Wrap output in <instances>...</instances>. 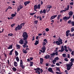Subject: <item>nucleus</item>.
Masks as SVG:
<instances>
[{
	"instance_id": "nucleus-1",
	"label": "nucleus",
	"mask_w": 74,
	"mask_h": 74,
	"mask_svg": "<svg viewBox=\"0 0 74 74\" xmlns=\"http://www.w3.org/2000/svg\"><path fill=\"white\" fill-rule=\"evenodd\" d=\"M22 36L23 37V40L25 42L24 43V45H23V48H25L26 47V46L28 42H27V39L29 37V36L27 34V33L26 32H24L23 33L22 35Z\"/></svg>"
},
{
	"instance_id": "nucleus-2",
	"label": "nucleus",
	"mask_w": 74,
	"mask_h": 74,
	"mask_svg": "<svg viewBox=\"0 0 74 74\" xmlns=\"http://www.w3.org/2000/svg\"><path fill=\"white\" fill-rule=\"evenodd\" d=\"M34 71H36V73H37L38 74H40V73H42V71H43V70L42 69L39 67L37 68L36 69L34 68Z\"/></svg>"
},
{
	"instance_id": "nucleus-3",
	"label": "nucleus",
	"mask_w": 74,
	"mask_h": 74,
	"mask_svg": "<svg viewBox=\"0 0 74 74\" xmlns=\"http://www.w3.org/2000/svg\"><path fill=\"white\" fill-rule=\"evenodd\" d=\"M59 48L58 47H56V48L54 50V52H53L52 54H50V55L51 56V57H50V58H52L53 57V56H55V55H56V56H58V52L57 51H58V49Z\"/></svg>"
},
{
	"instance_id": "nucleus-4",
	"label": "nucleus",
	"mask_w": 74,
	"mask_h": 74,
	"mask_svg": "<svg viewBox=\"0 0 74 74\" xmlns=\"http://www.w3.org/2000/svg\"><path fill=\"white\" fill-rule=\"evenodd\" d=\"M58 41H56V44L57 45H60V44H63V42H62V39L60 38V37H59L58 39Z\"/></svg>"
},
{
	"instance_id": "nucleus-5",
	"label": "nucleus",
	"mask_w": 74,
	"mask_h": 74,
	"mask_svg": "<svg viewBox=\"0 0 74 74\" xmlns=\"http://www.w3.org/2000/svg\"><path fill=\"white\" fill-rule=\"evenodd\" d=\"M20 61V66L21 67L22 69H24L25 67V66L23 64V61H22V60H21Z\"/></svg>"
},
{
	"instance_id": "nucleus-6",
	"label": "nucleus",
	"mask_w": 74,
	"mask_h": 74,
	"mask_svg": "<svg viewBox=\"0 0 74 74\" xmlns=\"http://www.w3.org/2000/svg\"><path fill=\"white\" fill-rule=\"evenodd\" d=\"M22 29V27L21 26V25H18L17 27H16L15 28V30H16V31L20 30Z\"/></svg>"
},
{
	"instance_id": "nucleus-7",
	"label": "nucleus",
	"mask_w": 74,
	"mask_h": 74,
	"mask_svg": "<svg viewBox=\"0 0 74 74\" xmlns=\"http://www.w3.org/2000/svg\"><path fill=\"white\" fill-rule=\"evenodd\" d=\"M45 46H44L43 47H42V49L41 50H40L39 51H40L42 52V53H45Z\"/></svg>"
},
{
	"instance_id": "nucleus-8",
	"label": "nucleus",
	"mask_w": 74,
	"mask_h": 74,
	"mask_svg": "<svg viewBox=\"0 0 74 74\" xmlns=\"http://www.w3.org/2000/svg\"><path fill=\"white\" fill-rule=\"evenodd\" d=\"M71 17L70 16H69V17H67V16H65L64 17H63V20H66L65 21H67V20H68Z\"/></svg>"
},
{
	"instance_id": "nucleus-9",
	"label": "nucleus",
	"mask_w": 74,
	"mask_h": 74,
	"mask_svg": "<svg viewBox=\"0 0 74 74\" xmlns=\"http://www.w3.org/2000/svg\"><path fill=\"white\" fill-rule=\"evenodd\" d=\"M48 71L50 72V73H54V72L52 70V69L51 68H49L48 69Z\"/></svg>"
},
{
	"instance_id": "nucleus-10",
	"label": "nucleus",
	"mask_w": 74,
	"mask_h": 74,
	"mask_svg": "<svg viewBox=\"0 0 74 74\" xmlns=\"http://www.w3.org/2000/svg\"><path fill=\"white\" fill-rule=\"evenodd\" d=\"M64 51V47L62 45L61 46V50H60L58 51V52H63Z\"/></svg>"
},
{
	"instance_id": "nucleus-11",
	"label": "nucleus",
	"mask_w": 74,
	"mask_h": 74,
	"mask_svg": "<svg viewBox=\"0 0 74 74\" xmlns=\"http://www.w3.org/2000/svg\"><path fill=\"white\" fill-rule=\"evenodd\" d=\"M66 67H67V70H70L71 69V67L70 65V64H69L66 65Z\"/></svg>"
},
{
	"instance_id": "nucleus-12",
	"label": "nucleus",
	"mask_w": 74,
	"mask_h": 74,
	"mask_svg": "<svg viewBox=\"0 0 74 74\" xmlns=\"http://www.w3.org/2000/svg\"><path fill=\"white\" fill-rule=\"evenodd\" d=\"M24 42V41H23V39H21L19 41V43L22 45V44H23Z\"/></svg>"
},
{
	"instance_id": "nucleus-13",
	"label": "nucleus",
	"mask_w": 74,
	"mask_h": 74,
	"mask_svg": "<svg viewBox=\"0 0 74 74\" xmlns=\"http://www.w3.org/2000/svg\"><path fill=\"white\" fill-rule=\"evenodd\" d=\"M30 3V1H27L24 2V4L25 6H26V5H27L28 4H29Z\"/></svg>"
},
{
	"instance_id": "nucleus-14",
	"label": "nucleus",
	"mask_w": 74,
	"mask_h": 74,
	"mask_svg": "<svg viewBox=\"0 0 74 74\" xmlns=\"http://www.w3.org/2000/svg\"><path fill=\"white\" fill-rule=\"evenodd\" d=\"M57 16V15H55L51 16L50 18V20H52V19H54L55 18H56V17Z\"/></svg>"
},
{
	"instance_id": "nucleus-15",
	"label": "nucleus",
	"mask_w": 74,
	"mask_h": 74,
	"mask_svg": "<svg viewBox=\"0 0 74 74\" xmlns=\"http://www.w3.org/2000/svg\"><path fill=\"white\" fill-rule=\"evenodd\" d=\"M50 57V56L49 55H48V54H47L46 56H45L44 58L46 59H49Z\"/></svg>"
},
{
	"instance_id": "nucleus-16",
	"label": "nucleus",
	"mask_w": 74,
	"mask_h": 74,
	"mask_svg": "<svg viewBox=\"0 0 74 74\" xmlns=\"http://www.w3.org/2000/svg\"><path fill=\"white\" fill-rule=\"evenodd\" d=\"M18 65V64L17 62H16V61H14V66H15V67H17Z\"/></svg>"
},
{
	"instance_id": "nucleus-17",
	"label": "nucleus",
	"mask_w": 74,
	"mask_h": 74,
	"mask_svg": "<svg viewBox=\"0 0 74 74\" xmlns=\"http://www.w3.org/2000/svg\"><path fill=\"white\" fill-rule=\"evenodd\" d=\"M73 12L71 11L69 13V16H71V15H73Z\"/></svg>"
},
{
	"instance_id": "nucleus-18",
	"label": "nucleus",
	"mask_w": 74,
	"mask_h": 74,
	"mask_svg": "<svg viewBox=\"0 0 74 74\" xmlns=\"http://www.w3.org/2000/svg\"><path fill=\"white\" fill-rule=\"evenodd\" d=\"M38 43H39V41H38L36 40L35 41V42L34 43V45H37V44H38Z\"/></svg>"
},
{
	"instance_id": "nucleus-19",
	"label": "nucleus",
	"mask_w": 74,
	"mask_h": 74,
	"mask_svg": "<svg viewBox=\"0 0 74 74\" xmlns=\"http://www.w3.org/2000/svg\"><path fill=\"white\" fill-rule=\"evenodd\" d=\"M18 8H20V9H21H21H22V8H23V5H20L18 6Z\"/></svg>"
},
{
	"instance_id": "nucleus-20",
	"label": "nucleus",
	"mask_w": 74,
	"mask_h": 74,
	"mask_svg": "<svg viewBox=\"0 0 74 74\" xmlns=\"http://www.w3.org/2000/svg\"><path fill=\"white\" fill-rule=\"evenodd\" d=\"M40 63L41 64H42V62H43V58H40Z\"/></svg>"
},
{
	"instance_id": "nucleus-21",
	"label": "nucleus",
	"mask_w": 74,
	"mask_h": 74,
	"mask_svg": "<svg viewBox=\"0 0 74 74\" xmlns=\"http://www.w3.org/2000/svg\"><path fill=\"white\" fill-rule=\"evenodd\" d=\"M68 49V51H69V52H72V49H71V48H70L69 46H68L67 47Z\"/></svg>"
},
{
	"instance_id": "nucleus-22",
	"label": "nucleus",
	"mask_w": 74,
	"mask_h": 74,
	"mask_svg": "<svg viewBox=\"0 0 74 74\" xmlns=\"http://www.w3.org/2000/svg\"><path fill=\"white\" fill-rule=\"evenodd\" d=\"M12 49V45H10L9 47L7 48V49Z\"/></svg>"
},
{
	"instance_id": "nucleus-23",
	"label": "nucleus",
	"mask_w": 74,
	"mask_h": 74,
	"mask_svg": "<svg viewBox=\"0 0 74 74\" xmlns=\"http://www.w3.org/2000/svg\"><path fill=\"white\" fill-rule=\"evenodd\" d=\"M29 63H30V66H33V64H34L33 63V62L30 61L29 62Z\"/></svg>"
},
{
	"instance_id": "nucleus-24",
	"label": "nucleus",
	"mask_w": 74,
	"mask_h": 74,
	"mask_svg": "<svg viewBox=\"0 0 74 74\" xmlns=\"http://www.w3.org/2000/svg\"><path fill=\"white\" fill-rule=\"evenodd\" d=\"M14 51V49H12V50L10 51V53H9V55H12V52Z\"/></svg>"
},
{
	"instance_id": "nucleus-25",
	"label": "nucleus",
	"mask_w": 74,
	"mask_h": 74,
	"mask_svg": "<svg viewBox=\"0 0 74 74\" xmlns=\"http://www.w3.org/2000/svg\"><path fill=\"white\" fill-rule=\"evenodd\" d=\"M16 59L17 62H19V57H18V56L16 57Z\"/></svg>"
},
{
	"instance_id": "nucleus-26",
	"label": "nucleus",
	"mask_w": 74,
	"mask_h": 74,
	"mask_svg": "<svg viewBox=\"0 0 74 74\" xmlns=\"http://www.w3.org/2000/svg\"><path fill=\"white\" fill-rule=\"evenodd\" d=\"M62 15L61 14H58V16H57V19L58 20H59V19H60V16H61Z\"/></svg>"
},
{
	"instance_id": "nucleus-27",
	"label": "nucleus",
	"mask_w": 74,
	"mask_h": 74,
	"mask_svg": "<svg viewBox=\"0 0 74 74\" xmlns=\"http://www.w3.org/2000/svg\"><path fill=\"white\" fill-rule=\"evenodd\" d=\"M38 23V21H34V25H37Z\"/></svg>"
},
{
	"instance_id": "nucleus-28",
	"label": "nucleus",
	"mask_w": 74,
	"mask_h": 74,
	"mask_svg": "<svg viewBox=\"0 0 74 74\" xmlns=\"http://www.w3.org/2000/svg\"><path fill=\"white\" fill-rule=\"evenodd\" d=\"M56 62V61L55 59L53 60L52 62L53 63V64H55V63Z\"/></svg>"
},
{
	"instance_id": "nucleus-29",
	"label": "nucleus",
	"mask_w": 74,
	"mask_h": 74,
	"mask_svg": "<svg viewBox=\"0 0 74 74\" xmlns=\"http://www.w3.org/2000/svg\"><path fill=\"white\" fill-rule=\"evenodd\" d=\"M15 55H16V56L18 55V53L16 51H15Z\"/></svg>"
},
{
	"instance_id": "nucleus-30",
	"label": "nucleus",
	"mask_w": 74,
	"mask_h": 74,
	"mask_svg": "<svg viewBox=\"0 0 74 74\" xmlns=\"http://www.w3.org/2000/svg\"><path fill=\"white\" fill-rule=\"evenodd\" d=\"M70 61H71V63H73V62H74V58H71L70 60Z\"/></svg>"
},
{
	"instance_id": "nucleus-31",
	"label": "nucleus",
	"mask_w": 74,
	"mask_h": 74,
	"mask_svg": "<svg viewBox=\"0 0 74 74\" xmlns=\"http://www.w3.org/2000/svg\"><path fill=\"white\" fill-rule=\"evenodd\" d=\"M12 69L14 71H16V68H15L14 67H13L12 68Z\"/></svg>"
},
{
	"instance_id": "nucleus-32",
	"label": "nucleus",
	"mask_w": 74,
	"mask_h": 74,
	"mask_svg": "<svg viewBox=\"0 0 74 74\" xmlns=\"http://www.w3.org/2000/svg\"><path fill=\"white\" fill-rule=\"evenodd\" d=\"M26 51H27V50H26V49L23 51V53H27V52Z\"/></svg>"
},
{
	"instance_id": "nucleus-33",
	"label": "nucleus",
	"mask_w": 74,
	"mask_h": 74,
	"mask_svg": "<svg viewBox=\"0 0 74 74\" xmlns=\"http://www.w3.org/2000/svg\"><path fill=\"white\" fill-rule=\"evenodd\" d=\"M66 10H62L60 11V13H62L63 12H66Z\"/></svg>"
},
{
	"instance_id": "nucleus-34",
	"label": "nucleus",
	"mask_w": 74,
	"mask_h": 74,
	"mask_svg": "<svg viewBox=\"0 0 74 74\" xmlns=\"http://www.w3.org/2000/svg\"><path fill=\"white\" fill-rule=\"evenodd\" d=\"M16 47H17L18 49H20V45H16Z\"/></svg>"
},
{
	"instance_id": "nucleus-35",
	"label": "nucleus",
	"mask_w": 74,
	"mask_h": 74,
	"mask_svg": "<svg viewBox=\"0 0 74 74\" xmlns=\"http://www.w3.org/2000/svg\"><path fill=\"white\" fill-rule=\"evenodd\" d=\"M43 41H44L46 43H48V42L47 41V40L46 39H45L43 40Z\"/></svg>"
},
{
	"instance_id": "nucleus-36",
	"label": "nucleus",
	"mask_w": 74,
	"mask_h": 74,
	"mask_svg": "<svg viewBox=\"0 0 74 74\" xmlns=\"http://www.w3.org/2000/svg\"><path fill=\"white\" fill-rule=\"evenodd\" d=\"M35 14H36V13H30L29 14L30 15H32V16H33V15H34Z\"/></svg>"
},
{
	"instance_id": "nucleus-37",
	"label": "nucleus",
	"mask_w": 74,
	"mask_h": 74,
	"mask_svg": "<svg viewBox=\"0 0 74 74\" xmlns=\"http://www.w3.org/2000/svg\"><path fill=\"white\" fill-rule=\"evenodd\" d=\"M71 22H72L71 21L69 20L68 21L67 23H69V24H70L71 23Z\"/></svg>"
},
{
	"instance_id": "nucleus-38",
	"label": "nucleus",
	"mask_w": 74,
	"mask_h": 74,
	"mask_svg": "<svg viewBox=\"0 0 74 74\" xmlns=\"http://www.w3.org/2000/svg\"><path fill=\"white\" fill-rule=\"evenodd\" d=\"M74 27H72L71 28V32H74Z\"/></svg>"
},
{
	"instance_id": "nucleus-39",
	"label": "nucleus",
	"mask_w": 74,
	"mask_h": 74,
	"mask_svg": "<svg viewBox=\"0 0 74 74\" xmlns=\"http://www.w3.org/2000/svg\"><path fill=\"white\" fill-rule=\"evenodd\" d=\"M13 36V34H12V33H10V34H8V36H10V37H11V36Z\"/></svg>"
},
{
	"instance_id": "nucleus-40",
	"label": "nucleus",
	"mask_w": 74,
	"mask_h": 74,
	"mask_svg": "<svg viewBox=\"0 0 74 74\" xmlns=\"http://www.w3.org/2000/svg\"><path fill=\"white\" fill-rule=\"evenodd\" d=\"M34 8L35 9H37L38 8L37 7V5H35L34 6Z\"/></svg>"
},
{
	"instance_id": "nucleus-41",
	"label": "nucleus",
	"mask_w": 74,
	"mask_h": 74,
	"mask_svg": "<svg viewBox=\"0 0 74 74\" xmlns=\"http://www.w3.org/2000/svg\"><path fill=\"white\" fill-rule=\"evenodd\" d=\"M56 70L57 71H58L60 72V69L59 68L57 67L56 68Z\"/></svg>"
},
{
	"instance_id": "nucleus-42",
	"label": "nucleus",
	"mask_w": 74,
	"mask_h": 74,
	"mask_svg": "<svg viewBox=\"0 0 74 74\" xmlns=\"http://www.w3.org/2000/svg\"><path fill=\"white\" fill-rule=\"evenodd\" d=\"M38 9H40V4H39L37 6Z\"/></svg>"
},
{
	"instance_id": "nucleus-43",
	"label": "nucleus",
	"mask_w": 74,
	"mask_h": 74,
	"mask_svg": "<svg viewBox=\"0 0 74 74\" xmlns=\"http://www.w3.org/2000/svg\"><path fill=\"white\" fill-rule=\"evenodd\" d=\"M24 25H25V23H22L20 24V26L22 27V26H24Z\"/></svg>"
},
{
	"instance_id": "nucleus-44",
	"label": "nucleus",
	"mask_w": 74,
	"mask_h": 74,
	"mask_svg": "<svg viewBox=\"0 0 74 74\" xmlns=\"http://www.w3.org/2000/svg\"><path fill=\"white\" fill-rule=\"evenodd\" d=\"M55 59L56 60H56H59V58L58 57H57L55 58Z\"/></svg>"
},
{
	"instance_id": "nucleus-45",
	"label": "nucleus",
	"mask_w": 74,
	"mask_h": 74,
	"mask_svg": "<svg viewBox=\"0 0 74 74\" xmlns=\"http://www.w3.org/2000/svg\"><path fill=\"white\" fill-rule=\"evenodd\" d=\"M63 57L64 58V57H66V53H63L62 55Z\"/></svg>"
},
{
	"instance_id": "nucleus-46",
	"label": "nucleus",
	"mask_w": 74,
	"mask_h": 74,
	"mask_svg": "<svg viewBox=\"0 0 74 74\" xmlns=\"http://www.w3.org/2000/svg\"><path fill=\"white\" fill-rule=\"evenodd\" d=\"M69 10V5H68L67 6V8L66 9V10L67 11V10Z\"/></svg>"
},
{
	"instance_id": "nucleus-47",
	"label": "nucleus",
	"mask_w": 74,
	"mask_h": 74,
	"mask_svg": "<svg viewBox=\"0 0 74 74\" xmlns=\"http://www.w3.org/2000/svg\"><path fill=\"white\" fill-rule=\"evenodd\" d=\"M73 62H70V64H69L70 66L71 67L73 65Z\"/></svg>"
},
{
	"instance_id": "nucleus-48",
	"label": "nucleus",
	"mask_w": 74,
	"mask_h": 74,
	"mask_svg": "<svg viewBox=\"0 0 74 74\" xmlns=\"http://www.w3.org/2000/svg\"><path fill=\"white\" fill-rule=\"evenodd\" d=\"M64 60H65V61H66V62H68V61H69L67 58H65Z\"/></svg>"
},
{
	"instance_id": "nucleus-49",
	"label": "nucleus",
	"mask_w": 74,
	"mask_h": 74,
	"mask_svg": "<svg viewBox=\"0 0 74 74\" xmlns=\"http://www.w3.org/2000/svg\"><path fill=\"white\" fill-rule=\"evenodd\" d=\"M16 14H12L11 16H12V17H14V16H15Z\"/></svg>"
},
{
	"instance_id": "nucleus-50",
	"label": "nucleus",
	"mask_w": 74,
	"mask_h": 74,
	"mask_svg": "<svg viewBox=\"0 0 74 74\" xmlns=\"http://www.w3.org/2000/svg\"><path fill=\"white\" fill-rule=\"evenodd\" d=\"M42 45H43V46H44L46 45V43H45V42H43L42 43Z\"/></svg>"
},
{
	"instance_id": "nucleus-51",
	"label": "nucleus",
	"mask_w": 74,
	"mask_h": 74,
	"mask_svg": "<svg viewBox=\"0 0 74 74\" xmlns=\"http://www.w3.org/2000/svg\"><path fill=\"white\" fill-rule=\"evenodd\" d=\"M43 12L44 14H45V13H46V11L45 10V9H44L43 10Z\"/></svg>"
},
{
	"instance_id": "nucleus-52",
	"label": "nucleus",
	"mask_w": 74,
	"mask_h": 74,
	"mask_svg": "<svg viewBox=\"0 0 74 74\" xmlns=\"http://www.w3.org/2000/svg\"><path fill=\"white\" fill-rule=\"evenodd\" d=\"M15 24H13L11 25V26L12 27H13L15 26Z\"/></svg>"
},
{
	"instance_id": "nucleus-53",
	"label": "nucleus",
	"mask_w": 74,
	"mask_h": 74,
	"mask_svg": "<svg viewBox=\"0 0 74 74\" xmlns=\"http://www.w3.org/2000/svg\"><path fill=\"white\" fill-rule=\"evenodd\" d=\"M64 72L66 73V74H69V73H68V71H67L66 70Z\"/></svg>"
},
{
	"instance_id": "nucleus-54",
	"label": "nucleus",
	"mask_w": 74,
	"mask_h": 74,
	"mask_svg": "<svg viewBox=\"0 0 74 74\" xmlns=\"http://www.w3.org/2000/svg\"><path fill=\"white\" fill-rule=\"evenodd\" d=\"M71 24H72V26H74V22L73 21L71 23Z\"/></svg>"
},
{
	"instance_id": "nucleus-55",
	"label": "nucleus",
	"mask_w": 74,
	"mask_h": 74,
	"mask_svg": "<svg viewBox=\"0 0 74 74\" xmlns=\"http://www.w3.org/2000/svg\"><path fill=\"white\" fill-rule=\"evenodd\" d=\"M49 29L48 28H47L46 29H45V31L46 32H48V31H49Z\"/></svg>"
},
{
	"instance_id": "nucleus-56",
	"label": "nucleus",
	"mask_w": 74,
	"mask_h": 74,
	"mask_svg": "<svg viewBox=\"0 0 74 74\" xmlns=\"http://www.w3.org/2000/svg\"><path fill=\"white\" fill-rule=\"evenodd\" d=\"M70 30H68L66 32V33H70Z\"/></svg>"
},
{
	"instance_id": "nucleus-57",
	"label": "nucleus",
	"mask_w": 74,
	"mask_h": 74,
	"mask_svg": "<svg viewBox=\"0 0 74 74\" xmlns=\"http://www.w3.org/2000/svg\"><path fill=\"white\" fill-rule=\"evenodd\" d=\"M21 10V9H20L19 8H18L17 9V12H19V11H20V10Z\"/></svg>"
},
{
	"instance_id": "nucleus-58",
	"label": "nucleus",
	"mask_w": 74,
	"mask_h": 74,
	"mask_svg": "<svg viewBox=\"0 0 74 74\" xmlns=\"http://www.w3.org/2000/svg\"><path fill=\"white\" fill-rule=\"evenodd\" d=\"M74 51H72L71 53V54H72V55H74Z\"/></svg>"
},
{
	"instance_id": "nucleus-59",
	"label": "nucleus",
	"mask_w": 74,
	"mask_h": 74,
	"mask_svg": "<svg viewBox=\"0 0 74 74\" xmlns=\"http://www.w3.org/2000/svg\"><path fill=\"white\" fill-rule=\"evenodd\" d=\"M70 55L69 54H68L67 55V58H70Z\"/></svg>"
},
{
	"instance_id": "nucleus-60",
	"label": "nucleus",
	"mask_w": 74,
	"mask_h": 74,
	"mask_svg": "<svg viewBox=\"0 0 74 74\" xmlns=\"http://www.w3.org/2000/svg\"><path fill=\"white\" fill-rule=\"evenodd\" d=\"M34 38H35V36H33L32 37V41H34Z\"/></svg>"
},
{
	"instance_id": "nucleus-61",
	"label": "nucleus",
	"mask_w": 74,
	"mask_h": 74,
	"mask_svg": "<svg viewBox=\"0 0 74 74\" xmlns=\"http://www.w3.org/2000/svg\"><path fill=\"white\" fill-rule=\"evenodd\" d=\"M8 9H12V7H10V6H9V7H8Z\"/></svg>"
},
{
	"instance_id": "nucleus-62",
	"label": "nucleus",
	"mask_w": 74,
	"mask_h": 74,
	"mask_svg": "<svg viewBox=\"0 0 74 74\" xmlns=\"http://www.w3.org/2000/svg\"><path fill=\"white\" fill-rule=\"evenodd\" d=\"M64 50L66 52H68V50H67V49H64Z\"/></svg>"
},
{
	"instance_id": "nucleus-63",
	"label": "nucleus",
	"mask_w": 74,
	"mask_h": 74,
	"mask_svg": "<svg viewBox=\"0 0 74 74\" xmlns=\"http://www.w3.org/2000/svg\"><path fill=\"white\" fill-rule=\"evenodd\" d=\"M42 13H43V11H42V10H41L40 11V13L42 14Z\"/></svg>"
},
{
	"instance_id": "nucleus-64",
	"label": "nucleus",
	"mask_w": 74,
	"mask_h": 74,
	"mask_svg": "<svg viewBox=\"0 0 74 74\" xmlns=\"http://www.w3.org/2000/svg\"><path fill=\"white\" fill-rule=\"evenodd\" d=\"M29 59H30L31 60H32L33 59V57H29Z\"/></svg>"
}]
</instances>
